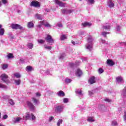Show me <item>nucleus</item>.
I'll list each match as a JSON object with an SVG mask.
<instances>
[{
  "mask_svg": "<svg viewBox=\"0 0 126 126\" xmlns=\"http://www.w3.org/2000/svg\"><path fill=\"white\" fill-rule=\"evenodd\" d=\"M123 77L119 76L116 78V82L118 84H120V83H123Z\"/></svg>",
  "mask_w": 126,
  "mask_h": 126,
  "instance_id": "obj_14",
  "label": "nucleus"
},
{
  "mask_svg": "<svg viewBox=\"0 0 126 126\" xmlns=\"http://www.w3.org/2000/svg\"><path fill=\"white\" fill-rule=\"evenodd\" d=\"M44 47L46 50H52V46H47L46 45H44Z\"/></svg>",
  "mask_w": 126,
  "mask_h": 126,
  "instance_id": "obj_34",
  "label": "nucleus"
},
{
  "mask_svg": "<svg viewBox=\"0 0 126 126\" xmlns=\"http://www.w3.org/2000/svg\"><path fill=\"white\" fill-rule=\"evenodd\" d=\"M62 12L63 14H70V13L73 12V10L63 9V10H62Z\"/></svg>",
  "mask_w": 126,
  "mask_h": 126,
  "instance_id": "obj_10",
  "label": "nucleus"
},
{
  "mask_svg": "<svg viewBox=\"0 0 126 126\" xmlns=\"http://www.w3.org/2000/svg\"><path fill=\"white\" fill-rule=\"evenodd\" d=\"M31 117H32V121H35V120H36V117H35L33 114H31Z\"/></svg>",
  "mask_w": 126,
  "mask_h": 126,
  "instance_id": "obj_42",
  "label": "nucleus"
},
{
  "mask_svg": "<svg viewBox=\"0 0 126 126\" xmlns=\"http://www.w3.org/2000/svg\"><path fill=\"white\" fill-rule=\"evenodd\" d=\"M45 11H46L47 12H50V9H45Z\"/></svg>",
  "mask_w": 126,
  "mask_h": 126,
  "instance_id": "obj_62",
  "label": "nucleus"
},
{
  "mask_svg": "<svg viewBox=\"0 0 126 126\" xmlns=\"http://www.w3.org/2000/svg\"><path fill=\"white\" fill-rule=\"evenodd\" d=\"M71 81H72V80H71V79H70L66 78V79H65V82L66 83H67L68 84H69V83H70V82H71Z\"/></svg>",
  "mask_w": 126,
  "mask_h": 126,
  "instance_id": "obj_37",
  "label": "nucleus"
},
{
  "mask_svg": "<svg viewBox=\"0 0 126 126\" xmlns=\"http://www.w3.org/2000/svg\"><path fill=\"white\" fill-rule=\"evenodd\" d=\"M104 101H105V102H107L108 103L111 102V100L110 99H109V98L105 99Z\"/></svg>",
  "mask_w": 126,
  "mask_h": 126,
  "instance_id": "obj_50",
  "label": "nucleus"
},
{
  "mask_svg": "<svg viewBox=\"0 0 126 126\" xmlns=\"http://www.w3.org/2000/svg\"><path fill=\"white\" fill-rule=\"evenodd\" d=\"M98 72L99 74H101L104 72V70L102 68H100L98 69Z\"/></svg>",
  "mask_w": 126,
  "mask_h": 126,
  "instance_id": "obj_40",
  "label": "nucleus"
},
{
  "mask_svg": "<svg viewBox=\"0 0 126 126\" xmlns=\"http://www.w3.org/2000/svg\"><path fill=\"white\" fill-rule=\"evenodd\" d=\"M32 101L33 102L34 105H39V104H40L39 100L36 99L35 97L32 98Z\"/></svg>",
  "mask_w": 126,
  "mask_h": 126,
  "instance_id": "obj_17",
  "label": "nucleus"
},
{
  "mask_svg": "<svg viewBox=\"0 0 126 126\" xmlns=\"http://www.w3.org/2000/svg\"><path fill=\"white\" fill-rule=\"evenodd\" d=\"M57 25L59 28L63 27V25L62 24H58Z\"/></svg>",
  "mask_w": 126,
  "mask_h": 126,
  "instance_id": "obj_58",
  "label": "nucleus"
},
{
  "mask_svg": "<svg viewBox=\"0 0 126 126\" xmlns=\"http://www.w3.org/2000/svg\"><path fill=\"white\" fill-rule=\"evenodd\" d=\"M2 2L4 4H5V3H7V0H2Z\"/></svg>",
  "mask_w": 126,
  "mask_h": 126,
  "instance_id": "obj_51",
  "label": "nucleus"
},
{
  "mask_svg": "<svg viewBox=\"0 0 126 126\" xmlns=\"http://www.w3.org/2000/svg\"><path fill=\"white\" fill-rule=\"evenodd\" d=\"M90 84H93L94 83H96V80H95V77L93 76L91 77L89 80Z\"/></svg>",
  "mask_w": 126,
  "mask_h": 126,
  "instance_id": "obj_15",
  "label": "nucleus"
},
{
  "mask_svg": "<svg viewBox=\"0 0 126 126\" xmlns=\"http://www.w3.org/2000/svg\"><path fill=\"white\" fill-rule=\"evenodd\" d=\"M7 118H8V116H7V115H4L3 116L2 119H3V120H6V119H7Z\"/></svg>",
  "mask_w": 126,
  "mask_h": 126,
  "instance_id": "obj_49",
  "label": "nucleus"
},
{
  "mask_svg": "<svg viewBox=\"0 0 126 126\" xmlns=\"http://www.w3.org/2000/svg\"><path fill=\"white\" fill-rule=\"evenodd\" d=\"M54 2L56 4H58V5H59L61 7H65L66 3H63L62 1H60V0H55Z\"/></svg>",
  "mask_w": 126,
  "mask_h": 126,
  "instance_id": "obj_6",
  "label": "nucleus"
},
{
  "mask_svg": "<svg viewBox=\"0 0 126 126\" xmlns=\"http://www.w3.org/2000/svg\"><path fill=\"white\" fill-rule=\"evenodd\" d=\"M57 95L60 97H63L64 96V93L62 91H59V93L57 94Z\"/></svg>",
  "mask_w": 126,
  "mask_h": 126,
  "instance_id": "obj_20",
  "label": "nucleus"
},
{
  "mask_svg": "<svg viewBox=\"0 0 126 126\" xmlns=\"http://www.w3.org/2000/svg\"><path fill=\"white\" fill-rule=\"evenodd\" d=\"M8 103L9 104H10V105H11V106H13L14 105V101H13V100H12V99H9L8 100Z\"/></svg>",
  "mask_w": 126,
  "mask_h": 126,
  "instance_id": "obj_26",
  "label": "nucleus"
},
{
  "mask_svg": "<svg viewBox=\"0 0 126 126\" xmlns=\"http://www.w3.org/2000/svg\"><path fill=\"white\" fill-rule=\"evenodd\" d=\"M63 124V119H59L57 122V126H61V125Z\"/></svg>",
  "mask_w": 126,
  "mask_h": 126,
  "instance_id": "obj_31",
  "label": "nucleus"
},
{
  "mask_svg": "<svg viewBox=\"0 0 126 126\" xmlns=\"http://www.w3.org/2000/svg\"><path fill=\"white\" fill-rule=\"evenodd\" d=\"M102 29L106 31L110 30V29H111V26L110 25V24H106L102 26Z\"/></svg>",
  "mask_w": 126,
  "mask_h": 126,
  "instance_id": "obj_13",
  "label": "nucleus"
},
{
  "mask_svg": "<svg viewBox=\"0 0 126 126\" xmlns=\"http://www.w3.org/2000/svg\"><path fill=\"white\" fill-rule=\"evenodd\" d=\"M124 114H125V115L124 116V121H126V112H125Z\"/></svg>",
  "mask_w": 126,
  "mask_h": 126,
  "instance_id": "obj_56",
  "label": "nucleus"
},
{
  "mask_svg": "<svg viewBox=\"0 0 126 126\" xmlns=\"http://www.w3.org/2000/svg\"><path fill=\"white\" fill-rule=\"evenodd\" d=\"M101 42L102 44H105L106 41L104 40L101 39Z\"/></svg>",
  "mask_w": 126,
  "mask_h": 126,
  "instance_id": "obj_60",
  "label": "nucleus"
},
{
  "mask_svg": "<svg viewBox=\"0 0 126 126\" xmlns=\"http://www.w3.org/2000/svg\"><path fill=\"white\" fill-rule=\"evenodd\" d=\"M46 75H49L50 74V71H47L46 72Z\"/></svg>",
  "mask_w": 126,
  "mask_h": 126,
  "instance_id": "obj_59",
  "label": "nucleus"
},
{
  "mask_svg": "<svg viewBox=\"0 0 126 126\" xmlns=\"http://www.w3.org/2000/svg\"><path fill=\"white\" fill-rule=\"evenodd\" d=\"M31 6H34V7H40V4L38 1H32L31 3Z\"/></svg>",
  "mask_w": 126,
  "mask_h": 126,
  "instance_id": "obj_8",
  "label": "nucleus"
},
{
  "mask_svg": "<svg viewBox=\"0 0 126 126\" xmlns=\"http://www.w3.org/2000/svg\"><path fill=\"white\" fill-rule=\"evenodd\" d=\"M107 64H109V65H111V66L114 65L115 64V63L113 62V61H112L111 59H108L107 61Z\"/></svg>",
  "mask_w": 126,
  "mask_h": 126,
  "instance_id": "obj_16",
  "label": "nucleus"
},
{
  "mask_svg": "<svg viewBox=\"0 0 126 126\" xmlns=\"http://www.w3.org/2000/svg\"><path fill=\"white\" fill-rule=\"evenodd\" d=\"M69 65L71 67H73L74 66V63H70Z\"/></svg>",
  "mask_w": 126,
  "mask_h": 126,
  "instance_id": "obj_55",
  "label": "nucleus"
},
{
  "mask_svg": "<svg viewBox=\"0 0 126 126\" xmlns=\"http://www.w3.org/2000/svg\"><path fill=\"white\" fill-rule=\"evenodd\" d=\"M28 27L29 28H33L34 27V24L32 22H29L28 24Z\"/></svg>",
  "mask_w": 126,
  "mask_h": 126,
  "instance_id": "obj_23",
  "label": "nucleus"
},
{
  "mask_svg": "<svg viewBox=\"0 0 126 126\" xmlns=\"http://www.w3.org/2000/svg\"><path fill=\"white\" fill-rule=\"evenodd\" d=\"M65 53H63L60 55V57L59 58L60 60H63V59L65 57Z\"/></svg>",
  "mask_w": 126,
  "mask_h": 126,
  "instance_id": "obj_38",
  "label": "nucleus"
},
{
  "mask_svg": "<svg viewBox=\"0 0 126 126\" xmlns=\"http://www.w3.org/2000/svg\"><path fill=\"white\" fill-rule=\"evenodd\" d=\"M27 47L29 49H33V43H29L27 44Z\"/></svg>",
  "mask_w": 126,
  "mask_h": 126,
  "instance_id": "obj_30",
  "label": "nucleus"
},
{
  "mask_svg": "<svg viewBox=\"0 0 126 126\" xmlns=\"http://www.w3.org/2000/svg\"><path fill=\"white\" fill-rule=\"evenodd\" d=\"M37 27H38V28H41V27H42V24H41L40 25H38L37 26Z\"/></svg>",
  "mask_w": 126,
  "mask_h": 126,
  "instance_id": "obj_61",
  "label": "nucleus"
},
{
  "mask_svg": "<svg viewBox=\"0 0 126 126\" xmlns=\"http://www.w3.org/2000/svg\"><path fill=\"white\" fill-rule=\"evenodd\" d=\"M8 65H7V64H3L2 65V69H5L6 68H7Z\"/></svg>",
  "mask_w": 126,
  "mask_h": 126,
  "instance_id": "obj_41",
  "label": "nucleus"
},
{
  "mask_svg": "<svg viewBox=\"0 0 126 126\" xmlns=\"http://www.w3.org/2000/svg\"><path fill=\"white\" fill-rule=\"evenodd\" d=\"M92 25V24L88 22H85V23H82V26L83 27H86L87 26H91Z\"/></svg>",
  "mask_w": 126,
  "mask_h": 126,
  "instance_id": "obj_19",
  "label": "nucleus"
},
{
  "mask_svg": "<svg viewBox=\"0 0 126 126\" xmlns=\"http://www.w3.org/2000/svg\"><path fill=\"white\" fill-rule=\"evenodd\" d=\"M54 120V117L51 116L49 118V122H52Z\"/></svg>",
  "mask_w": 126,
  "mask_h": 126,
  "instance_id": "obj_52",
  "label": "nucleus"
},
{
  "mask_svg": "<svg viewBox=\"0 0 126 126\" xmlns=\"http://www.w3.org/2000/svg\"><path fill=\"white\" fill-rule=\"evenodd\" d=\"M11 27L12 29H15V30H17L18 29H19L20 30H25V29L23 28V27L17 24H12Z\"/></svg>",
  "mask_w": 126,
  "mask_h": 126,
  "instance_id": "obj_2",
  "label": "nucleus"
},
{
  "mask_svg": "<svg viewBox=\"0 0 126 126\" xmlns=\"http://www.w3.org/2000/svg\"><path fill=\"white\" fill-rule=\"evenodd\" d=\"M64 109V106L63 105H56L55 106V111L56 113H63V109Z\"/></svg>",
  "mask_w": 126,
  "mask_h": 126,
  "instance_id": "obj_3",
  "label": "nucleus"
},
{
  "mask_svg": "<svg viewBox=\"0 0 126 126\" xmlns=\"http://www.w3.org/2000/svg\"><path fill=\"white\" fill-rule=\"evenodd\" d=\"M20 62H21V63H24V60H23V59H20Z\"/></svg>",
  "mask_w": 126,
  "mask_h": 126,
  "instance_id": "obj_63",
  "label": "nucleus"
},
{
  "mask_svg": "<svg viewBox=\"0 0 126 126\" xmlns=\"http://www.w3.org/2000/svg\"><path fill=\"white\" fill-rule=\"evenodd\" d=\"M8 60H9V59H12L13 58V55L11 53H9L7 56H6Z\"/></svg>",
  "mask_w": 126,
  "mask_h": 126,
  "instance_id": "obj_32",
  "label": "nucleus"
},
{
  "mask_svg": "<svg viewBox=\"0 0 126 126\" xmlns=\"http://www.w3.org/2000/svg\"><path fill=\"white\" fill-rule=\"evenodd\" d=\"M82 74H83L82 70H81L80 69H77L75 72L76 76H77V77H80Z\"/></svg>",
  "mask_w": 126,
  "mask_h": 126,
  "instance_id": "obj_9",
  "label": "nucleus"
},
{
  "mask_svg": "<svg viewBox=\"0 0 126 126\" xmlns=\"http://www.w3.org/2000/svg\"><path fill=\"white\" fill-rule=\"evenodd\" d=\"M76 94H78L79 96H82V91H81V90H77L76 91Z\"/></svg>",
  "mask_w": 126,
  "mask_h": 126,
  "instance_id": "obj_22",
  "label": "nucleus"
},
{
  "mask_svg": "<svg viewBox=\"0 0 126 126\" xmlns=\"http://www.w3.org/2000/svg\"><path fill=\"white\" fill-rule=\"evenodd\" d=\"M45 40H46L47 42L49 43L50 45L55 42L53 38H52V36L49 34H48L47 37L45 38Z\"/></svg>",
  "mask_w": 126,
  "mask_h": 126,
  "instance_id": "obj_5",
  "label": "nucleus"
},
{
  "mask_svg": "<svg viewBox=\"0 0 126 126\" xmlns=\"http://www.w3.org/2000/svg\"><path fill=\"white\" fill-rule=\"evenodd\" d=\"M71 43L72 44H73V45H75V42H74V41L72 40Z\"/></svg>",
  "mask_w": 126,
  "mask_h": 126,
  "instance_id": "obj_64",
  "label": "nucleus"
},
{
  "mask_svg": "<svg viewBox=\"0 0 126 126\" xmlns=\"http://www.w3.org/2000/svg\"><path fill=\"white\" fill-rule=\"evenodd\" d=\"M107 34H110L109 32H103L101 33L102 36H103L105 38L107 37Z\"/></svg>",
  "mask_w": 126,
  "mask_h": 126,
  "instance_id": "obj_29",
  "label": "nucleus"
},
{
  "mask_svg": "<svg viewBox=\"0 0 126 126\" xmlns=\"http://www.w3.org/2000/svg\"><path fill=\"white\" fill-rule=\"evenodd\" d=\"M40 24H41V25H46V21L45 20L43 21H40Z\"/></svg>",
  "mask_w": 126,
  "mask_h": 126,
  "instance_id": "obj_48",
  "label": "nucleus"
},
{
  "mask_svg": "<svg viewBox=\"0 0 126 126\" xmlns=\"http://www.w3.org/2000/svg\"><path fill=\"white\" fill-rule=\"evenodd\" d=\"M23 120H25V121L31 120V114H30V113L27 112L26 115L23 116Z\"/></svg>",
  "mask_w": 126,
  "mask_h": 126,
  "instance_id": "obj_11",
  "label": "nucleus"
},
{
  "mask_svg": "<svg viewBox=\"0 0 126 126\" xmlns=\"http://www.w3.org/2000/svg\"><path fill=\"white\" fill-rule=\"evenodd\" d=\"M65 39H66L65 35H62L61 36L60 39L61 41H63V40H65Z\"/></svg>",
  "mask_w": 126,
  "mask_h": 126,
  "instance_id": "obj_35",
  "label": "nucleus"
},
{
  "mask_svg": "<svg viewBox=\"0 0 126 126\" xmlns=\"http://www.w3.org/2000/svg\"><path fill=\"white\" fill-rule=\"evenodd\" d=\"M63 103H68V98H64L63 99Z\"/></svg>",
  "mask_w": 126,
  "mask_h": 126,
  "instance_id": "obj_46",
  "label": "nucleus"
},
{
  "mask_svg": "<svg viewBox=\"0 0 126 126\" xmlns=\"http://www.w3.org/2000/svg\"><path fill=\"white\" fill-rule=\"evenodd\" d=\"M33 67L31 66H27L26 67V71H32V70Z\"/></svg>",
  "mask_w": 126,
  "mask_h": 126,
  "instance_id": "obj_24",
  "label": "nucleus"
},
{
  "mask_svg": "<svg viewBox=\"0 0 126 126\" xmlns=\"http://www.w3.org/2000/svg\"><path fill=\"white\" fill-rule=\"evenodd\" d=\"M1 79L2 81L5 82V83H9V80L8 79V76L6 74H2L0 76Z\"/></svg>",
  "mask_w": 126,
  "mask_h": 126,
  "instance_id": "obj_4",
  "label": "nucleus"
},
{
  "mask_svg": "<svg viewBox=\"0 0 126 126\" xmlns=\"http://www.w3.org/2000/svg\"><path fill=\"white\" fill-rule=\"evenodd\" d=\"M80 64V61H76V65H79V64Z\"/></svg>",
  "mask_w": 126,
  "mask_h": 126,
  "instance_id": "obj_54",
  "label": "nucleus"
},
{
  "mask_svg": "<svg viewBox=\"0 0 126 126\" xmlns=\"http://www.w3.org/2000/svg\"><path fill=\"white\" fill-rule=\"evenodd\" d=\"M4 34V29H0V36H2Z\"/></svg>",
  "mask_w": 126,
  "mask_h": 126,
  "instance_id": "obj_33",
  "label": "nucleus"
},
{
  "mask_svg": "<svg viewBox=\"0 0 126 126\" xmlns=\"http://www.w3.org/2000/svg\"><path fill=\"white\" fill-rule=\"evenodd\" d=\"M21 119H22L21 118H16L14 119L13 121L15 124H16L17 123H19Z\"/></svg>",
  "mask_w": 126,
  "mask_h": 126,
  "instance_id": "obj_21",
  "label": "nucleus"
},
{
  "mask_svg": "<svg viewBox=\"0 0 126 126\" xmlns=\"http://www.w3.org/2000/svg\"><path fill=\"white\" fill-rule=\"evenodd\" d=\"M116 31H118V32H120V31L121 30V26H117L116 27Z\"/></svg>",
  "mask_w": 126,
  "mask_h": 126,
  "instance_id": "obj_45",
  "label": "nucleus"
},
{
  "mask_svg": "<svg viewBox=\"0 0 126 126\" xmlns=\"http://www.w3.org/2000/svg\"><path fill=\"white\" fill-rule=\"evenodd\" d=\"M45 27H47V28H51L52 27V26L49 24V23H46L45 25Z\"/></svg>",
  "mask_w": 126,
  "mask_h": 126,
  "instance_id": "obj_43",
  "label": "nucleus"
},
{
  "mask_svg": "<svg viewBox=\"0 0 126 126\" xmlns=\"http://www.w3.org/2000/svg\"><path fill=\"white\" fill-rule=\"evenodd\" d=\"M89 94L90 95V96H92V95H93V92L89 91Z\"/></svg>",
  "mask_w": 126,
  "mask_h": 126,
  "instance_id": "obj_57",
  "label": "nucleus"
},
{
  "mask_svg": "<svg viewBox=\"0 0 126 126\" xmlns=\"http://www.w3.org/2000/svg\"><path fill=\"white\" fill-rule=\"evenodd\" d=\"M95 0H88V3L89 4H94Z\"/></svg>",
  "mask_w": 126,
  "mask_h": 126,
  "instance_id": "obj_36",
  "label": "nucleus"
},
{
  "mask_svg": "<svg viewBox=\"0 0 126 126\" xmlns=\"http://www.w3.org/2000/svg\"><path fill=\"white\" fill-rule=\"evenodd\" d=\"M27 104L31 111H35V106L30 101H27Z\"/></svg>",
  "mask_w": 126,
  "mask_h": 126,
  "instance_id": "obj_7",
  "label": "nucleus"
},
{
  "mask_svg": "<svg viewBox=\"0 0 126 126\" xmlns=\"http://www.w3.org/2000/svg\"><path fill=\"white\" fill-rule=\"evenodd\" d=\"M34 17L36 18V19H38L39 20H42V19H43V17H42L41 15L38 13L34 15Z\"/></svg>",
  "mask_w": 126,
  "mask_h": 126,
  "instance_id": "obj_18",
  "label": "nucleus"
},
{
  "mask_svg": "<svg viewBox=\"0 0 126 126\" xmlns=\"http://www.w3.org/2000/svg\"><path fill=\"white\" fill-rule=\"evenodd\" d=\"M36 97H40V96H41V94L39 93H36Z\"/></svg>",
  "mask_w": 126,
  "mask_h": 126,
  "instance_id": "obj_53",
  "label": "nucleus"
},
{
  "mask_svg": "<svg viewBox=\"0 0 126 126\" xmlns=\"http://www.w3.org/2000/svg\"><path fill=\"white\" fill-rule=\"evenodd\" d=\"M0 88H6V86L2 84H0Z\"/></svg>",
  "mask_w": 126,
  "mask_h": 126,
  "instance_id": "obj_47",
  "label": "nucleus"
},
{
  "mask_svg": "<svg viewBox=\"0 0 126 126\" xmlns=\"http://www.w3.org/2000/svg\"><path fill=\"white\" fill-rule=\"evenodd\" d=\"M87 121L89 123H92L93 122H95V120L93 119V117H90L88 118Z\"/></svg>",
  "mask_w": 126,
  "mask_h": 126,
  "instance_id": "obj_28",
  "label": "nucleus"
},
{
  "mask_svg": "<svg viewBox=\"0 0 126 126\" xmlns=\"http://www.w3.org/2000/svg\"><path fill=\"white\" fill-rule=\"evenodd\" d=\"M14 76L15 77H16V78H20V77H21V75H20L19 73H15Z\"/></svg>",
  "mask_w": 126,
  "mask_h": 126,
  "instance_id": "obj_27",
  "label": "nucleus"
},
{
  "mask_svg": "<svg viewBox=\"0 0 126 126\" xmlns=\"http://www.w3.org/2000/svg\"><path fill=\"white\" fill-rule=\"evenodd\" d=\"M107 5H108L109 7L112 8V7H114L115 6V4L114 2L112 0H107Z\"/></svg>",
  "mask_w": 126,
  "mask_h": 126,
  "instance_id": "obj_12",
  "label": "nucleus"
},
{
  "mask_svg": "<svg viewBox=\"0 0 126 126\" xmlns=\"http://www.w3.org/2000/svg\"><path fill=\"white\" fill-rule=\"evenodd\" d=\"M111 126H118V123L116 121H113L112 122Z\"/></svg>",
  "mask_w": 126,
  "mask_h": 126,
  "instance_id": "obj_39",
  "label": "nucleus"
},
{
  "mask_svg": "<svg viewBox=\"0 0 126 126\" xmlns=\"http://www.w3.org/2000/svg\"><path fill=\"white\" fill-rule=\"evenodd\" d=\"M45 42V41H44V40L43 39H39L38 40V43H39V44H43Z\"/></svg>",
  "mask_w": 126,
  "mask_h": 126,
  "instance_id": "obj_44",
  "label": "nucleus"
},
{
  "mask_svg": "<svg viewBox=\"0 0 126 126\" xmlns=\"http://www.w3.org/2000/svg\"><path fill=\"white\" fill-rule=\"evenodd\" d=\"M87 41L88 43L86 46V49L91 52L93 50V41H94V39H93L92 36L89 35L88 37Z\"/></svg>",
  "mask_w": 126,
  "mask_h": 126,
  "instance_id": "obj_1",
  "label": "nucleus"
},
{
  "mask_svg": "<svg viewBox=\"0 0 126 126\" xmlns=\"http://www.w3.org/2000/svg\"><path fill=\"white\" fill-rule=\"evenodd\" d=\"M14 82L16 83V85H20V84L21 83V80H14Z\"/></svg>",
  "mask_w": 126,
  "mask_h": 126,
  "instance_id": "obj_25",
  "label": "nucleus"
}]
</instances>
